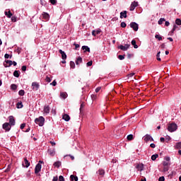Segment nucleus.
<instances>
[{"instance_id": "nucleus-35", "label": "nucleus", "mask_w": 181, "mask_h": 181, "mask_svg": "<svg viewBox=\"0 0 181 181\" xmlns=\"http://www.w3.org/2000/svg\"><path fill=\"white\" fill-rule=\"evenodd\" d=\"M134 139V135L129 134L127 136V141H132Z\"/></svg>"}, {"instance_id": "nucleus-29", "label": "nucleus", "mask_w": 181, "mask_h": 181, "mask_svg": "<svg viewBox=\"0 0 181 181\" xmlns=\"http://www.w3.org/2000/svg\"><path fill=\"white\" fill-rule=\"evenodd\" d=\"M70 67L71 69H76V64L74 63V62L73 61L70 62Z\"/></svg>"}, {"instance_id": "nucleus-64", "label": "nucleus", "mask_w": 181, "mask_h": 181, "mask_svg": "<svg viewBox=\"0 0 181 181\" xmlns=\"http://www.w3.org/2000/svg\"><path fill=\"white\" fill-rule=\"evenodd\" d=\"M160 142H165V138L160 137Z\"/></svg>"}, {"instance_id": "nucleus-19", "label": "nucleus", "mask_w": 181, "mask_h": 181, "mask_svg": "<svg viewBox=\"0 0 181 181\" xmlns=\"http://www.w3.org/2000/svg\"><path fill=\"white\" fill-rule=\"evenodd\" d=\"M42 18L45 19L46 21L49 20V18H50V16L47 13H42Z\"/></svg>"}, {"instance_id": "nucleus-25", "label": "nucleus", "mask_w": 181, "mask_h": 181, "mask_svg": "<svg viewBox=\"0 0 181 181\" xmlns=\"http://www.w3.org/2000/svg\"><path fill=\"white\" fill-rule=\"evenodd\" d=\"M6 64H8V66H5V67H11V66H12V64H13V62H12L11 60H7L6 61Z\"/></svg>"}, {"instance_id": "nucleus-10", "label": "nucleus", "mask_w": 181, "mask_h": 181, "mask_svg": "<svg viewBox=\"0 0 181 181\" xmlns=\"http://www.w3.org/2000/svg\"><path fill=\"white\" fill-rule=\"evenodd\" d=\"M59 52L60 53V54H62V60H66V59H67V55L66 54V52H64L63 50L59 49Z\"/></svg>"}, {"instance_id": "nucleus-27", "label": "nucleus", "mask_w": 181, "mask_h": 181, "mask_svg": "<svg viewBox=\"0 0 181 181\" xmlns=\"http://www.w3.org/2000/svg\"><path fill=\"white\" fill-rule=\"evenodd\" d=\"M132 45L134 46V49H138V45H136V41L135 40H132Z\"/></svg>"}, {"instance_id": "nucleus-52", "label": "nucleus", "mask_w": 181, "mask_h": 181, "mask_svg": "<svg viewBox=\"0 0 181 181\" xmlns=\"http://www.w3.org/2000/svg\"><path fill=\"white\" fill-rule=\"evenodd\" d=\"M25 127H26V124L25 123H23L21 124V129H23V128H25Z\"/></svg>"}, {"instance_id": "nucleus-15", "label": "nucleus", "mask_w": 181, "mask_h": 181, "mask_svg": "<svg viewBox=\"0 0 181 181\" xmlns=\"http://www.w3.org/2000/svg\"><path fill=\"white\" fill-rule=\"evenodd\" d=\"M81 63H83V58H81V57H79L76 60V64L78 66L81 64Z\"/></svg>"}, {"instance_id": "nucleus-61", "label": "nucleus", "mask_w": 181, "mask_h": 181, "mask_svg": "<svg viewBox=\"0 0 181 181\" xmlns=\"http://www.w3.org/2000/svg\"><path fill=\"white\" fill-rule=\"evenodd\" d=\"M170 25V23H169V21H165V26H169Z\"/></svg>"}, {"instance_id": "nucleus-3", "label": "nucleus", "mask_w": 181, "mask_h": 181, "mask_svg": "<svg viewBox=\"0 0 181 181\" xmlns=\"http://www.w3.org/2000/svg\"><path fill=\"white\" fill-rule=\"evenodd\" d=\"M130 28H132V29H133L134 32H138V30L139 29V25L135 22H132L130 23Z\"/></svg>"}, {"instance_id": "nucleus-44", "label": "nucleus", "mask_w": 181, "mask_h": 181, "mask_svg": "<svg viewBox=\"0 0 181 181\" xmlns=\"http://www.w3.org/2000/svg\"><path fill=\"white\" fill-rule=\"evenodd\" d=\"M170 163H168V161H163V166H169Z\"/></svg>"}, {"instance_id": "nucleus-58", "label": "nucleus", "mask_w": 181, "mask_h": 181, "mask_svg": "<svg viewBox=\"0 0 181 181\" xmlns=\"http://www.w3.org/2000/svg\"><path fill=\"white\" fill-rule=\"evenodd\" d=\"M101 90V87H98L95 88V93H98Z\"/></svg>"}, {"instance_id": "nucleus-1", "label": "nucleus", "mask_w": 181, "mask_h": 181, "mask_svg": "<svg viewBox=\"0 0 181 181\" xmlns=\"http://www.w3.org/2000/svg\"><path fill=\"white\" fill-rule=\"evenodd\" d=\"M177 129V124L176 123H170L168 126V131L169 132H175Z\"/></svg>"}, {"instance_id": "nucleus-36", "label": "nucleus", "mask_w": 181, "mask_h": 181, "mask_svg": "<svg viewBox=\"0 0 181 181\" xmlns=\"http://www.w3.org/2000/svg\"><path fill=\"white\" fill-rule=\"evenodd\" d=\"M156 57H157V60H158V62H160V51H159V52L157 53Z\"/></svg>"}, {"instance_id": "nucleus-21", "label": "nucleus", "mask_w": 181, "mask_h": 181, "mask_svg": "<svg viewBox=\"0 0 181 181\" xmlns=\"http://www.w3.org/2000/svg\"><path fill=\"white\" fill-rule=\"evenodd\" d=\"M82 50H84V53H86V52H88L90 53V47H88V46H82Z\"/></svg>"}, {"instance_id": "nucleus-60", "label": "nucleus", "mask_w": 181, "mask_h": 181, "mask_svg": "<svg viewBox=\"0 0 181 181\" xmlns=\"http://www.w3.org/2000/svg\"><path fill=\"white\" fill-rule=\"evenodd\" d=\"M135 76V73H132L128 75V77H134Z\"/></svg>"}, {"instance_id": "nucleus-39", "label": "nucleus", "mask_w": 181, "mask_h": 181, "mask_svg": "<svg viewBox=\"0 0 181 181\" xmlns=\"http://www.w3.org/2000/svg\"><path fill=\"white\" fill-rule=\"evenodd\" d=\"M18 94H19V95H21V96L25 95V90H19Z\"/></svg>"}, {"instance_id": "nucleus-16", "label": "nucleus", "mask_w": 181, "mask_h": 181, "mask_svg": "<svg viewBox=\"0 0 181 181\" xmlns=\"http://www.w3.org/2000/svg\"><path fill=\"white\" fill-rule=\"evenodd\" d=\"M101 33V30H93L92 31V35L93 36H97V35H100Z\"/></svg>"}, {"instance_id": "nucleus-4", "label": "nucleus", "mask_w": 181, "mask_h": 181, "mask_svg": "<svg viewBox=\"0 0 181 181\" xmlns=\"http://www.w3.org/2000/svg\"><path fill=\"white\" fill-rule=\"evenodd\" d=\"M11 128H12V127L8 122H6L3 124V129H5L6 132L11 131Z\"/></svg>"}, {"instance_id": "nucleus-51", "label": "nucleus", "mask_w": 181, "mask_h": 181, "mask_svg": "<svg viewBox=\"0 0 181 181\" xmlns=\"http://www.w3.org/2000/svg\"><path fill=\"white\" fill-rule=\"evenodd\" d=\"M165 160H166V162H170V157L166 156V157H165Z\"/></svg>"}, {"instance_id": "nucleus-14", "label": "nucleus", "mask_w": 181, "mask_h": 181, "mask_svg": "<svg viewBox=\"0 0 181 181\" xmlns=\"http://www.w3.org/2000/svg\"><path fill=\"white\" fill-rule=\"evenodd\" d=\"M62 119H64V121L69 122L70 121V116L67 114H64L62 116Z\"/></svg>"}, {"instance_id": "nucleus-8", "label": "nucleus", "mask_w": 181, "mask_h": 181, "mask_svg": "<svg viewBox=\"0 0 181 181\" xmlns=\"http://www.w3.org/2000/svg\"><path fill=\"white\" fill-rule=\"evenodd\" d=\"M32 87H33V90H34L35 91H37V90H39V83H37V82H33L32 83Z\"/></svg>"}, {"instance_id": "nucleus-9", "label": "nucleus", "mask_w": 181, "mask_h": 181, "mask_svg": "<svg viewBox=\"0 0 181 181\" xmlns=\"http://www.w3.org/2000/svg\"><path fill=\"white\" fill-rule=\"evenodd\" d=\"M47 152H48V154L50 156H54V155H56V149L53 148H49L47 150Z\"/></svg>"}, {"instance_id": "nucleus-62", "label": "nucleus", "mask_w": 181, "mask_h": 181, "mask_svg": "<svg viewBox=\"0 0 181 181\" xmlns=\"http://www.w3.org/2000/svg\"><path fill=\"white\" fill-rule=\"evenodd\" d=\"M150 146L151 148H156V146L155 145V144L153 143L150 144Z\"/></svg>"}, {"instance_id": "nucleus-22", "label": "nucleus", "mask_w": 181, "mask_h": 181, "mask_svg": "<svg viewBox=\"0 0 181 181\" xmlns=\"http://www.w3.org/2000/svg\"><path fill=\"white\" fill-rule=\"evenodd\" d=\"M44 112L45 114H49V112H50V107L49 106H45Z\"/></svg>"}, {"instance_id": "nucleus-12", "label": "nucleus", "mask_w": 181, "mask_h": 181, "mask_svg": "<svg viewBox=\"0 0 181 181\" xmlns=\"http://www.w3.org/2000/svg\"><path fill=\"white\" fill-rule=\"evenodd\" d=\"M138 6V2H133L130 6V11H134L135 8Z\"/></svg>"}, {"instance_id": "nucleus-28", "label": "nucleus", "mask_w": 181, "mask_h": 181, "mask_svg": "<svg viewBox=\"0 0 181 181\" xmlns=\"http://www.w3.org/2000/svg\"><path fill=\"white\" fill-rule=\"evenodd\" d=\"M175 149H181V142H178L175 146Z\"/></svg>"}, {"instance_id": "nucleus-20", "label": "nucleus", "mask_w": 181, "mask_h": 181, "mask_svg": "<svg viewBox=\"0 0 181 181\" xmlns=\"http://www.w3.org/2000/svg\"><path fill=\"white\" fill-rule=\"evenodd\" d=\"M54 166L55 168H59L60 166H62V162L61 161H56L55 163H54Z\"/></svg>"}, {"instance_id": "nucleus-11", "label": "nucleus", "mask_w": 181, "mask_h": 181, "mask_svg": "<svg viewBox=\"0 0 181 181\" xmlns=\"http://www.w3.org/2000/svg\"><path fill=\"white\" fill-rule=\"evenodd\" d=\"M8 119H9V123L10 125H15V118L13 117V116H9L8 117Z\"/></svg>"}, {"instance_id": "nucleus-49", "label": "nucleus", "mask_w": 181, "mask_h": 181, "mask_svg": "<svg viewBox=\"0 0 181 181\" xmlns=\"http://www.w3.org/2000/svg\"><path fill=\"white\" fill-rule=\"evenodd\" d=\"M59 181H64V177H63L62 175H60V176L59 177Z\"/></svg>"}, {"instance_id": "nucleus-57", "label": "nucleus", "mask_w": 181, "mask_h": 181, "mask_svg": "<svg viewBox=\"0 0 181 181\" xmlns=\"http://www.w3.org/2000/svg\"><path fill=\"white\" fill-rule=\"evenodd\" d=\"M59 180V177H57V176L54 177L52 179V181H58Z\"/></svg>"}, {"instance_id": "nucleus-42", "label": "nucleus", "mask_w": 181, "mask_h": 181, "mask_svg": "<svg viewBox=\"0 0 181 181\" xmlns=\"http://www.w3.org/2000/svg\"><path fill=\"white\" fill-rule=\"evenodd\" d=\"M118 59L119 60H124V59H125V55H119Z\"/></svg>"}, {"instance_id": "nucleus-24", "label": "nucleus", "mask_w": 181, "mask_h": 181, "mask_svg": "<svg viewBox=\"0 0 181 181\" xmlns=\"http://www.w3.org/2000/svg\"><path fill=\"white\" fill-rule=\"evenodd\" d=\"M98 174H99L100 176H103V175H105V171L103 169H100L98 171Z\"/></svg>"}, {"instance_id": "nucleus-41", "label": "nucleus", "mask_w": 181, "mask_h": 181, "mask_svg": "<svg viewBox=\"0 0 181 181\" xmlns=\"http://www.w3.org/2000/svg\"><path fill=\"white\" fill-rule=\"evenodd\" d=\"M156 39H158V40H162V36H160L159 35H155Z\"/></svg>"}, {"instance_id": "nucleus-54", "label": "nucleus", "mask_w": 181, "mask_h": 181, "mask_svg": "<svg viewBox=\"0 0 181 181\" xmlns=\"http://www.w3.org/2000/svg\"><path fill=\"white\" fill-rule=\"evenodd\" d=\"M74 45L75 46V49H77L80 47V45L74 43Z\"/></svg>"}, {"instance_id": "nucleus-33", "label": "nucleus", "mask_w": 181, "mask_h": 181, "mask_svg": "<svg viewBox=\"0 0 181 181\" xmlns=\"http://www.w3.org/2000/svg\"><path fill=\"white\" fill-rule=\"evenodd\" d=\"M175 23H176L178 26H180V25H181V20H180V18H177V19L175 20Z\"/></svg>"}, {"instance_id": "nucleus-37", "label": "nucleus", "mask_w": 181, "mask_h": 181, "mask_svg": "<svg viewBox=\"0 0 181 181\" xmlns=\"http://www.w3.org/2000/svg\"><path fill=\"white\" fill-rule=\"evenodd\" d=\"M17 108H23V105L22 104V103H17Z\"/></svg>"}, {"instance_id": "nucleus-2", "label": "nucleus", "mask_w": 181, "mask_h": 181, "mask_svg": "<svg viewBox=\"0 0 181 181\" xmlns=\"http://www.w3.org/2000/svg\"><path fill=\"white\" fill-rule=\"evenodd\" d=\"M35 122L39 125V127H43V125H45V117L40 116L35 119Z\"/></svg>"}, {"instance_id": "nucleus-17", "label": "nucleus", "mask_w": 181, "mask_h": 181, "mask_svg": "<svg viewBox=\"0 0 181 181\" xmlns=\"http://www.w3.org/2000/svg\"><path fill=\"white\" fill-rule=\"evenodd\" d=\"M123 18H127V11L120 13V19H122Z\"/></svg>"}, {"instance_id": "nucleus-48", "label": "nucleus", "mask_w": 181, "mask_h": 181, "mask_svg": "<svg viewBox=\"0 0 181 181\" xmlns=\"http://www.w3.org/2000/svg\"><path fill=\"white\" fill-rule=\"evenodd\" d=\"M168 170H169V167L168 166H164L163 172H168Z\"/></svg>"}, {"instance_id": "nucleus-6", "label": "nucleus", "mask_w": 181, "mask_h": 181, "mask_svg": "<svg viewBox=\"0 0 181 181\" xmlns=\"http://www.w3.org/2000/svg\"><path fill=\"white\" fill-rule=\"evenodd\" d=\"M40 170H42V164L37 163L35 168V175H37V173H39V172H40Z\"/></svg>"}, {"instance_id": "nucleus-26", "label": "nucleus", "mask_w": 181, "mask_h": 181, "mask_svg": "<svg viewBox=\"0 0 181 181\" xmlns=\"http://www.w3.org/2000/svg\"><path fill=\"white\" fill-rule=\"evenodd\" d=\"M60 97L62 98H64V100H66V98H67V93L62 92V93H60Z\"/></svg>"}, {"instance_id": "nucleus-31", "label": "nucleus", "mask_w": 181, "mask_h": 181, "mask_svg": "<svg viewBox=\"0 0 181 181\" xmlns=\"http://www.w3.org/2000/svg\"><path fill=\"white\" fill-rule=\"evenodd\" d=\"M159 157V155L158 154H153V156H151V159L153 160H156V158Z\"/></svg>"}, {"instance_id": "nucleus-53", "label": "nucleus", "mask_w": 181, "mask_h": 181, "mask_svg": "<svg viewBox=\"0 0 181 181\" xmlns=\"http://www.w3.org/2000/svg\"><path fill=\"white\" fill-rule=\"evenodd\" d=\"M158 181H165V177H163V176L160 177L158 179Z\"/></svg>"}, {"instance_id": "nucleus-56", "label": "nucleus", "mask_w": 181, "mask_h": 181, "mask_svg": "<svg viewBox=\"0 0 181 181\" xmlns=\"http://www.w3.org/2000/svg\"><path fill=\"white\" fill-rule=\"evenodd\" d=\"M46 81H47V83H50V81H52V79H50V78H49L48 76L46 77Z\"/></svg>"}, {"instance_id": "nucleus-50", "label": "nucleus", "mask_w": 181, "mask_h": 181, "mask_svg": "<svg viewBox=\"0 0 181 181\" xmlns=\"http://www.w3.org/2000/svg\"><path fill=\"white\" fill-rule=\"evenodd\" d=\"M11 21H12V22H16V21H17L16 16L11 17Z\"/></svg>"}, {"instance_id": "nucleus-5", "label": "nucleus", "mask_w": 181, "mask_h": 181, "mask_svg": "<svg viewBox=\"0 0 181 181\" xmlns=\"http://www.w3.org/2000/svg\"><path fill=\"white\" fill-rule=\"evenodd\" d=\"M129 46H131V45H129V44H126L124 45H120V46H119V49H120V50H123V52H125V51L128 50V49H129Z\"/></svg>"}, {"instance_id": "nucleus-38", "label": "nucleus", "mask_w": 181, "mask_h": 181, "mask_svg": "<svg viewBox=\"0 0 181 181\" xmlns=\"http://www.w3.org/2000/svg\"><path fill=\"white\" fill-rule=\"evenodd\" d=\"M11 90H16V88H18V86L16 84H11Z\"/></svg>"}, {"instance_id": "nucleus-18", "label": "nucleus", "mask_w": 181, "mask_h": 181, "mask_svg": "<svg viewBox=\"0 0 181 181\" xmlns=\"http://www.w3.org/2000/svg\"><path fill=\"white\" fill-rule=\"evenodd\" d=\"M71 181H78V177L74 175L70 176Z\"/></svg>"}, {"instance_id": "nucleus-63", "label": "nucleus", "mask_w": 181, "mask_h": 181, "mask_svg": "<svg viewBox=\"0 0 181 181\" xmlns=\"http://www.w3.org/2000/svg\"><path fill=\"white\" fill-rule=\"evenodd\" d=\"M49 144H51L52 146H54V145H56V143L54 141H49Z\"/></svg>"}, {"instance_id": "nucleus-55", "label": "nucleus", "mask_w": 181, "mask_h": 181, "mask_svg": "<svg viewBox=\"0 0 181 181\" xmlns=\"http://www.w3.org/2000/svg\"><path fill=\"white\" fill-rule=\"evenodd\" d=\"M21 70H22V71H26V66H23L21 67Z\"/></svg>"}, {"instance_id": "nucleus-30", "label": "nucleus", "mask_w": 181, "mask_h": 181, "mask_svg": "<svg viewBox=\"0 0 181 181\" xmlns=\"http://www.w3.org/2000/svg\"><path fill=\"white\" fill-rule=\"evenodd\" d=\"M136 168H138L139 170H140V172H142V170H144V165H138L136 166Z\"/></svg>"}, {"instance_id": "nucleus-23", "label": "nucleus", "mask_w": 181, "mask_h": 181, "mask_svg": "<svg viewBox=\"0 0 181 181\" xmlns=\"http://www.w3.org/2000/svg\"><path fill=\"white\" fill-rule=\"evenodd\" d=\"M6 16H7V18H12V13H11V11H5L4 12Z\"/></svg>"}, {"instance_id": "nucleus-40", "label": "nucleus", "mask_w": 181, "mask_h": 181, "mask_svg": "<svg viewBox=\"0 0 181 181\" xmlns=\"http://www.w3.org/2000/svg\"><path fill=\"white\" fill-rule=\"evenodd\" d=\"M49 2L52 5H56V4H57V0H49Z\"/></svg>"}, {"instance_id": "nucleus-13", "label": "nucleus", "mask_w": 181, "mask_h": 181, "mask_svg": "<svg viewBox=\"0 0 181 181\" xmlns=\"http://www.w3.org/2000/svg\"><path fill=\"white\" fill-rule=\"evenodd\" d=\"M23 165L25 168H29L30 166V163H29V160H28V158H24V164Z\"/></svg>"}, {"instance_id": "nucleus-47", "label": "nucleus", "mask_w": 181, "mask_h": 181, "mask_svg": "<svg viewBox=\"0 0 181 181\" xmlns=\"http://www.w3.org/2000/svg\"><path fill=\"white\" fill-rule=\"evenodd\" d=\"M57 84V82H56V80H54L52 82L51 86H53V87H56Z\"/></svg>"}, {"instance_id": "nucleus-7", "label": "nucleus", "mask_w": 181, "mask_h": 181, "mask_svg": "<svg viewBox=\"0 0 181 181\" xmlns=\"http://www.w3.org/2000/svg\"><path fill=\"white\" fill-rule=\"evenodd\" d=\"M143 139H144V142H149V141H151V139H152V136L150 134H146L143 137Z\"/></svg>"}, {"instance_id": "nucleus-46", "label": "nucleus", "mask_w": 181, "mask_h": 181, "mask_svg": "<svg viewBox=\"0 0 181 181\" xmlns=\"http://www.w3.org/2000/svg\"><path fill=\"white\" fill-rule=\"evenodd\" d=\"M4 57H5V59H9V57H10V59H11L12 58V55L10 56L8 54H6L4 55Z\"/></svg>"}, {"instance_id": "nucleus-59", "label": "nucleus", "mask_w": 181, "mask_h": 181, "mask_svg": "<svg viewBox=\"0 0 181 181\" xmlns=\"http://www.w3.org/2000/svg\"><path fill=\"white\" fill-rule=\"evenodd\" d=\"M92 100H95L97 98V95H91Z\"/></svg>"}, {"instance_id": "nucleus-32", "label": "nucleus", "mask_w": 181, "mask_h": 181, "mask_svg": "<svg viewBox=\"0 0 181 181\" xmlns=\"http://www.w3.org/2000/svg\"><path fill=\"white\" fill-rule=\"evenodd\" d=\"M165 21H166V20H165L164 18H160L158 21V25H162L163 23V22H165Z\"/></svg>"}, {"instance_id": "nucleus-34", "label": "nucleus", "mask_w": 181, "mask_h": 181, "mask_svg": "<svg viewBox=\"0 0 181 181\" xmlns=\"http://www.w3.org/2000/svg\"><path fill=\"white\" fill-rule=\"evenodd\" d=\"M13 76H14V77H19V76H20V74H19V71H15L14 72H13Z\"/></svg>"}, {"instance_id": "nucleus-45", "label": "nucleus", "mask_w": 181, "mask_h": 181, "mask_svg": "<svg viewBox=\"0 0 181 181\" xmlns=\"http://www.w3.org/2000/svg\"><path fill=\"white\" fill-rule=\"evenodd\" d=\"M86 66L88 67H90V66H93V61H90L86 64Z\"/></svg>"}, {"instance_id": "nucleus-43", "label": "nucleus", "mask_w": 181, "mask_h": 181, "mask_svg": "<svg viewBox=\"0 0 181 181\" xmlns=\"http://www.w3.org/2000/svg\"><path fill=\"white\" fill-rule=\"evenodd\" d=\"M120 26L121 28H127V23H125V22H122Z\"/></svg>"}]
</instances>
